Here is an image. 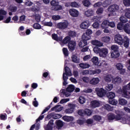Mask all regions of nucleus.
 Wrapping results in <instances>:
<instances>
[{"label": "nucleus", "instance_id": "16", "mask_svg": "<svg viewBox=\"0 0 130 130\" xmlns=\"http://www.w3.org/2000/svg\"><path fill=\"white\" fill-rule=\"evenodd\" d=\"M90 26V23L89 22V21L86 20L83 22H82L80 24V28L81 29H87V28Z\"/></svg>", "mask_w": 130, "mask_h": 130}, {"label": "nucleus", "instance_id": "30", "mask_svg": "<svg viewBox=\"0 0 130 130\" xmlns=\"http://www.w3.org/2000/svg\"><path fill=\"white\" fill-rule=\"evenodd\" d=\"M79 67L81 69H89L91 66L86 63H81L79 64Z\"/></svg>", "mask_w": 130, "mask_h": 130}, {"label": "nucleus", "instance_id": "15", "mask_svg": "<svg viewBox=\"0 0 130 130\" xmlns=\"http://www.w3.org/2000/svg\"><path fill=\"white\" fill-rule=\"evenodd\" d=\"M50 116H51L53 119H58L61 117V115L59 114L51 113L50 115L47 116V118H49Z\"/></svg>", "mask_w": 130, "mask_h": 130}, {"label": "nucleus", "instance_id": "40", "mask_svg": "<svg viewBox=\"0 0 130 130\" xmlns=\"http://www.w3.org/2000/svg\"><path fill=\"white\" fill-rule=\"evenodd\" d=\"M32 27L34 29H36L37 30H40L41 29V25L38 23H35L33 24Z\"/></svg>", "mask_w": 130, "mask_h": 130}, {"label": "nucleus", "instance_id": "21", "mask_svg": "<svg viewBox=\"0 0 130 130\" xmlns=\"http://www.w3.org/2000/svg\"><path fill=\"white\" fill-rule=\"evenodd\" d=\"M91 105L93 108H96L100 106V103L98 101L94 100L91 102Z\"/></svg>", "mask_w": 130, "mask_h": 130}, {"label": "nucleus", "instance_id": "39", "mask_svg": "<svg viewBox=\"0 0 130 130\" xmlns=\"http://www.w3.org/2000/svg\"><path fill=\"white\" fill-rule=\"evenodd\" d=\"M119 47L117 46L116 45H113L111 46V51H119Z\"/></svg>", "mask_w": 130, "mask_h": 130}, {"label": "nucleus", "instance_id": "23", "mask_svg": "<svg viewBox=\"0 0 130 130\" xmlns=\"http://www.w3.org/2000/svg\"><path fill=\"white\" fill-rule=\"evenodd\" d=\"M56 124L57 126V128L58 129H60L61 127L63 126V122H62V121L59 120H56Z\"/></svg>", "mask_w": 130, "mask_h": 130}, {"label": "nucleus", "instance_id": "12", "mask_svg": "<svg viewBox=\"0 0 130 130\" xmlns=\"http://www.w3.org/2000/svg\"><path fill=\"white\" fill-rule=\"evenodd\" d=\"M93 33L92 31V30L90 29H88L86 30V32L84 33L82 35L84 37H85L87 38V39H91V35Z\"/></svg>", "mask_w": 130, "mask_h": 130}, {"label": "nucleus", "instance_id": "4", "mask_svg": "<svg viewBox=\"0 0 130 130\" xmlns=\"http://www.w3.org/2000/svg\"><path fill=\"white\" fill-rule=\"evenodd\" d=\"M101 73V70L100 69H95V70H84L82 72V74L85 75H98V74H100Z\"/></svg>", "mask_w": 130, "mask_h": 130}, {"label": "nucleus", "instance_id": "48", "mask_svg": "<svg viewBox=\"0 0 130 130\" xmlns=\"http://www.w3.org/2000/svg\"><path fill=\"white\" fill-rule=\"evenodd\" d=\"M93 118L94 120H95V121H100V120L102 119V117L101 116L98 115H94L93 116Z\"/></svg>", "mask_w": 130, "mask_h": 130}, {"label": "nucleus", "instance_id": "50", "mask_svg": "<svg viewBox=\"0 0 130 130\" xmlns=\"http://www.w3.org/2000/svg\"><path fill=\"white\" fill-rule=\"evenodd\" d=\"M62 52L64 56H69V50L67 48H63Z\"/></svg>", "mask_w": 130, "mask_h": 130}, {"label": "nucleus", "instance_id": "55", "mask_svg": "<svg viewBox=\"0 0 130 130\" xmlns=\"http://www.w3.org/2000/svg\"><path fill=\"white\" fill-rule=\"evenodd\" d=\"M108 27H111V28H114V27H115V22L113 21L110 22L109 21Z\"/></svg>", "mask_w": 130, "mask_h": 130}, {"label": "nucleus", "instance_id": "64", "mask_svg": "<svg viewBox=\"0 0 130 130\" xmlns=\"http://www.w3.org/2000/svg\"><path fill=\"white\" fill-rule=\"evenodd\" d=\"M46 130H52L53 129V127L50 125H47V127L45 128Z\"/></svg>", "mask_w": 130, "mask_h": 130}, {"label": "nucleus", "instance_id": "58", "mask_svg": "<svg viewBox=\"0 0 130 130\" xmlns=\"http://www.w3.org/2000/svg\"><path fill=\"white\" fill-rule=\"evenodd\" d=\"M52 22H45L44 23V26H47L48 27H52Z\"/></svg>", "mask_w": 130, "mask_h": 130}, {"label": "nucleus", "instance_id": "10", "mask_svg": "<svg viewBox=\"0 0 130 130\" xmlns=\"http://www.w3.org/2000/svg\"><path fill=\"white\" fill-rule=\"evenodd\" d=\"M76 41H71L68 44V48L69 51H74L75 49H76Z\"/></svg>", "mask_w": 130, "mask_h": 130}, {"label": "nucleus", "instance_id": "31", "mask_svg": "<svg viewBox=\"0 0 130 130\" xmlns=\"http://www.w3.org/2000/svg\"><path fill=\"white\" fill-rule=\"evenodd\" d=\"M71 37L69 36H67L65 37L63 40L62 41V43L63 44H68L69 42H71Z\"/></svg>", "mask_w": 130, "mask_h": 130}, {"label": "nucleus", "instance_id": "13", "mask_svg": "<svg viewBox=\"0 0 130 130\" xmlns=\"http://www.w3.org/2000/svg\"><path fill=\"white\" fill-rule=\"evenodd\" d=\"M107 53H108V49H107L106 48H105L101 49L99 54L101 56H102V57H105V56H106L107 55Z\"/></svg>", "mask_w": 130, "mask_h": 130}, {"label": "nucleus", "instance_id": "59", "mask_svg": "<svg viewBox=\"0 0 130 130\" xmlns=\"http://www.w3.org/2000/svg\"><path fill=\"white\" fill-rule=\"evenodd\" d=\"M70 101V99H63L60 101V104H63V103H67V102H69Z\"/></svg>", "mask_w": 130, "mask_h": 130}, {"label": "nucleus", "instance_id": "22", "mask_svg": "<svg viewBox=\"0 0 130 130\" xmlns=\"http://www.w3.org/2000/svg\"><path fill=\"white\" fill-rule=\"evenodd\" d=\"M62 119L64 121L70 122V121H73V120H74V117L72 116H63Z\"/></svg>", "mask_w": 130, "mask_h": 130}, {"label": "nucleus", "instance_id": "52", "mask_svg": "<svg viewBox=\"0 0 130 130\" xmlns=\"http://www.w3.org/2000/svg\"><path fill=\"white\" fill-rule=\"evenodd\" d=\"M123 4L125 7H129L130 6V0H123Z\"/></svg>", "mask_w": 130, "mask_h": 130}, {"label": "nucleus", "instance_id": "35", "mask_svg": "<svg viewBox=\"0 0 130 130\" xmlns=\"http://www.w3.org/2000/svg\"><path fill=\"white\" fill-rule=\"evenodd\" d=\"M91 60L94 66H98V61L99 60V59L98 58V57H93Z\"/></svg>", "mask_w": 130, "mask_h": 130}, {"label": "nucleus", "instance_id": "37", "mask_svg": "<svg viewBox=\"0 0 130 130\" xmlns=\"http://www.w3.org/2000/svg\"><path fill=\"white\" fill-rule=\"evenodd\" d=\"M82 4L84 7H86V8H89L91 5V2L89 0H84L82 1Z\"/></svg>", "mask_w": 130, "mask_h": 130}, {"label": "nucleus", "instance_id": "49", "mask_svg": "<svg viewBox=\"0 0 130 130\" xmlns=\"http://www.w3.org/2000/svg\"><path fill=\"white\" fill-rule=\"evenodd\" d=\"M125 16L126 18L130 19V8L126 9Z\"/></svg>", "mask_w": 130, "mask_h": 130}, {"label": "nucleus", "instance_id": "44", "mask_svg": "<svg viewBox=\"0 0 130 130\" xmlns=\"http://www.w3.org/2000/svg\"><path fill=\"white\" fill-rule=\"evenodd\" d=\"M112 89H113V84H107V86L105 87V89L106 90V91H111Z\"/></svg>", "mask_w": 130, "mask_h": 130}, {"label": "nucleus", "instance_id": "14", "mask_svg": "<svg viewBox=\"0 0 130 130\" xmlns=\"http://www.w3.org/2000/svg\"><path fill=\"white\" fill-rule=\"evenodd\" d=\"M91 43L92 45H95V46H98L99 47L103 46V43L97 40H91Z\"/></svg>", "mask_w": 130, "mask_h": 130}, {"label": "nucleus", "instance_id": "27", "mask_svg": "<svg viewBox=\"0 0 130 130\" xmlns=\"http://www.w3.org/2000/svg\"><path fill=\"white\" fill-rule=\"evenodd\" d=\"M108 20H105L101 24V27L102 29H107V28H108Z\"/></svg>", "mask_w": 130, "mask_h": 130}, {"label": "nucleus", "instance_id": "32", "mask_svg": "<svg viewBox=\"0 0 130 130\" xmlns=\"http://www.w3.org/2000/svg\"><path fill=\"white\" fill-rule=\"evenodd\" d=\"M118 102L120 105L124 106L127 104V101L124 99H119Z\"/></svg>", "mask_w": 130, "mask_h": 130}, {"label": "nucleus", "instance_id": "62", "mask_svg": "<svg viewBox=\"0 0 130 130\" xmlns=\"http://www.w3.org/2000/svg\"><path fill=\"white\" fill-rule=\"evenodd\" d=\"M18 9V8H17V7L16 6H13L12 7L10 8V11L11 12H12V13H16V12H17V10Z\"/></svg>", "mask_w": 130, "mask_h": 130}, {"label": "nucleus", "instance_id": "20", "mask_svg": "<svg viewBox=\"0 0 130 130\" xmlns=\"http://www.w3.org/2000/svg\"><path fill=\"white\" fill-rule=\"evenodd\" d=\"M119 55H120V53H119V51L111 52V57L112 58H117V57H119Z\"/></svg>", "mask_w": 130, "mask_h": 130}, {"label": "nucleus", "instance_id": "38", "mask_svg": "<svg viewBox=\"0 0 130 130\" xmlns=\"http://www.w3.org/2000/svg\"><path fill=\"white\" fill-rule=\"evenodd\" d=\"M84 115H87L88 116H90V115H92V110L89 109H86L84 110Z\"/></svg>", "mask_w": 130, "mask_h": 130}, {"label": "nucleus", "instance_id": "57", "mask_svg": "<svg viewBox=\"0 0 130 130\" xmlns=\"http://www.w3.org/2000/svg\"><path fill=\"white\" fill-rule=\"evenodd\" d=\"M96 14L98 15H102L103 14V8H100L98 9L96 11Z\"/></svg>", "mask_w": 130, "mask_h": 130}, {"label": "nucleus", "instance_id": "56", "mask_svg": "<svg viewBox=\"0 0 130 130\" xmlns=\"http://www.w3.org/2000/svg\"><path fill=\"white\" fill-rule=\"evenodd\" d=\"M70 6L72 8H78L79 7V4H78L77 2H72L70 4Z\"/></svg>", "mask_w": 130, "mask_h": 130}, {"label": "nucleus", "instance_id": "41", "mask_svg": "<svg viewBox=\"0 0 130 130\" xmlns=\"http://www.w3.org/2000/svg\"><path fill=\"white\" fill-rule=\"evenodd\" d=\"M124 23H122L121 22H119V23H118L117 25V29H118V30H123V29H124Z\"/></svg>", "mask_w": 130, "mask_h": 130}, {"label": "nucleus", "instance_id": "60", "mask_svg": "<svg viewBox=\"0 0 130 130\" xmlns=\"http://www.w3.org/2000/svg\"><path fill=\"white\" fill-rule=\"evenodd\" d=\"M84 110H79L78 111V114L80 116H84L85 115V113H84Z\"/></svg>", "mask_w": 130, "mask_h": 130}, {"label": "nucleus", "instance_id": "29", "mask_svg": "<svg viewBox=\"0 0 130 130\" xmlns=\"http://www.w3.org/2000/svg\"><path fill=\"white\" fill-rule=\"evenodd\" d=\"M71 58L73 62H75V63H79L80 62V59L76 55H72Z\"/></svg>", "mask_w": 130, "mask_h": 130}, {"label": "nucleus", "instance_id": "45", "mask_svg": "<svg viewBox=\"0 0 130 130\" xmlns=\"http://www.w3.org/2000/svg\"><path fill=\"white\" fill-rule=\"evenodd\" d=\"M102 41L105 43H108L110 41V37H104L102 38Z\"/></svg>", "mask_w": 130, "mask_h": 130}, {"label": "nucleus", "instance_id": "25", "mask_svg": "<svg viewBox=\"0 0 130 130\" xmlns=\"http://www.w3.org/2000/svg\"><path fill=\"white\" fill-rule=\"evenodd\" d=\"M124 31L127 34H130V25L128 23H126L124 25Z\"/></svg>", "mask_w": 130, "mask_h": 130}, {"label": "nucleus", "instance_id": "8", "mask_svg": "<svg viewBox=\"0 0 130 130\" xmlns=\"http://www.w3.org/2000/svg\"><path fill=\"white\" fill-rule=\"evenodd\" d=\"M89 40V39H87V38L82 36V40L80 41L78 45L79 47L83 48L84 46H86V45H88V42L87 41Z\"/></svg>", "mask_w": 130, "mask_h": 130}, {"label": "nucleus", "instance_id": "11", "mask_svg": "<svg viewBox=\"0 0 130 130\" xmlns=\"http://www.w3.org/2000/svg\"><path fill=\"white\" fill-rule=\"evenodd\" d=\"M69 13L72 17L76 18L79 16V11L75 9H71L69 10Z\"/></svg>", "mask_w": 130, "mask_h": 130}, {"label": "nucleus", "instance_id": "17", "mask_svg": "<svg viewBox=\"0 0 130 130\" xmlns=\"http://www.w3.org/2000/svg\"><path fill=\"white\" fill-rule=\"evenodd\" d=\"M100 80L98 78H93L89 81V84L91 85H97L99 83Z\"/></svg>", "mask_w": 130, "mask_h": 130}, {"label": "nucleus", "instance_id": "3", "mask_svg": "<svg viewBox=\"0 0 130 130\" xmlns=\"http://www.w3.org/2000/svg\"><path fill=\"white\" fill-rule=\"evenodd\" d=\"M65 72L63 73L62 78L63 81H68V79H69L68 76L71 77L72 76V72H71V70L68 67H66L64 68Z\"/></svg>", "mask_w": 130, "mask_h": 130}, {"label": "nucleus", "instance_id": "33", "mask_svg": "<svg viewBox=\"0 0 130 130\" xmlns=\"http://www.w3.org/2000/svg\"><path fill=\"white\" fill-rule=\"evenodd\" d=\"M113 80V77L111 75H107L105 77V81L109 83L111 81Z\"/></svg>", "mask_w": 130, "mask_h": 130}, {"label": "nucleus", "instance_id": "63", "mask_svg": "<svg viewBox=\"0 0 130 130\" xmlns=\"http://www.w3.org/2000/svg\"><path fill=\"white\" fill-rule=\"evenodd\" d=\"M31 10L33 12H38V6L34 5L32 7Z\"/></svg>", "mask_w": 130, "mask_h": 130}, {"label": "nucleus", "instance_id": "24", "mask_svg": "<svg viewBox=\"0 0 130 130\" xmlns=\"http://www.w3.org/2000/svg\"><path fill=\"white\" fill-rule=\"evenodd\" d=\"M93 15H94V11L91 9L88 10L85 12V15L88 18H89V17H92Z\"/></svg>", "mask_w": 130, "mask_h": 130}, {"label": "nucleus", "instance_id": "51", "mask_svg": "<svg viewBox=\"0 0 130 130\" xmlns=\"http://www.w3.org/2000/svg\"><path fill=\"white\" fill-rule=\"evenodd\" d=\"M101 49H100V48H99V47L98 46H95L93 48V51L95 53H100V51H101Z\"/></svg>", "mask_w": 130, "mask_h": 130}, {"label": "nucleus", "instance_id": "9", "mask_svg": "<svg viewBox=\"0 0 130 130\" xmlns=\"http://www.w3.org/2000/svg\"><path fill=\"white\" fill-rule=\"evenodd\" d=\"M69 26V22L68 21H65L63 22H59L57 24V27L58 29H61L62 30H64L67 29Z\"/></svg>", "mask_w": 130, "mask_h": 130}, {"label": "nucleus", "instance_id": "18", "mask_svg": "<svg viewBox=\"0 0 130 130\" xmlns=\"http://www.w3.org/2000/svg\"><path fill=\"white\" fill-rule=\"evenodd\" d=\"M123 46L125 48H127L129 45V39L127 37H124Z\"/></svg>", "mask_w": 130, "mask_h": 130}, {"label": "nucleus", "instance_id": "26", "mask_svg": "<svg viewBox=\"0 0 130 130\" xmlns=\"http://www.w3.org/2000/svg\"><path fill=\"white\" fill-rule=\"evenodd\" d=\"M107 97L109 100H112L115 97V93L112 92H108L107 93Z\"/></svg>", "mask_w": 130, "mask_h": 130}, {"label": "nucleus", "instance_id": "42", "mask_svg": "<svg viewBox=\"0 0 130 130\" xmlns=\"http://www.w3.org/2000/svg\"><path fill=\"white\" fill-rule=\"evenodd\" d=\"M78 101L80 104H84L86 102V99L83 96H81L79 98Z\"/></svg>", "mask_w": 130, "mask_h": 130}, {"label": "nucleus", "instance_id": "19", "mask_svg": "<svg viewBox=\"0 0 130 130\" xmlns=\"http://www.w3.org/2000/svg\"><path fill=\"white\" fill-rule=\"evenodd\" d=\"M52 38L53 40H55V41H62V37H59L57 36L56 34H52Z\"/></svg>", "mask_w": 130, "mask_h": 130}, {"label": "nucleus", "instance_id": "5", "mask_svg": "<svg viewBox=\"0 0 130 130\" xmlns=\"http://www.w3.org/2000/svg\"><path fill=\"white\" fill-rule=\"evenodd\" d=\"M123 40L124 38L119 34H117L114 37L115 43H117L119 45H122V44H123Z\"/></svg>", "mask_w": 130, "mask_h": 130}, {"label": "nucleus", "instance_id": "54", "mask_svg": "<svg viewBox=\"0 0 130 130\" xmlns=\"http://www.w3.org/2000/svg\"><path fill=\"white\" fill-rule=\"evenodd\" d=\"M52 19L54 21H58V20L60 19V16H59V15H53L52 17Z\"/></svg>", "mask_w": 130, "mask_h": 130}, {"label": "nucleus", "instance_id": "36", "mask_svg": "<svg viewBox=\"0 0 130 130\" xmlns=\"http://www.w3.org/2000/svg\"><path fill=\"white\" fill-rule=\"evenodd\" d=\"M121 81V78L119 77H117L115 78H113L112 82L113 84H118L120 83Z\"/></svg>", "mask_w": 130, "mask_h": 130}, {"label": "nucleus", "instance_id": "1", "mask_svg": "<svg viewBox=\"0 0 130 130\" xmlns=\"http://www.w3.org/2000/svg\"><path fill=\"white\" fill-rule=\"evenodd\" d=\"M116 115L112 113H110L107 115L108 120H120L122 118V116L124 115V113L122 111H120L118 110L115 111Z\"/></svg>", "mask_w": 130, "mask_h": 130}, {"label": "nucleus", "instance_id": "43", "mask_svg": "<svg viewBox=\"0 0 130 130\" xmlns=\"http://www.w3.org/2000/svg\"><path fill=\"white\" fill-rule=\"evenodd\" d=\"M103 108L106 110H108V111H111L112 110V107H111V106L109 105V104L104 105Z\"/></svg>", "mask_w": 130, "mask_h": 130}, {"label": "nucleus", "instance_id": "46", "mask_svg": "<svg viewBox=\"0 0 130 130\" xmlns=\"http://www.w3.org/2000/svg\"><path fill=\"white\" fill-rule=\"evenodd\" d=\"M119 20L120 23H122L123 24H124L127 22V19H126L124 16H121L119 18Z\"/></svg>", "mask_w": 130, "mask_h": 130}, {"label": "nucleus", "instance_id": "61", "mask_svg": "<svg viewBox=\"0 0 130 130\" xmlns=\"http://www.w3.org/2000/svg\"><path fill=\"white\" fill-rule=\"evenodd\" d=\"M117 101H116L115 100H110L109 102V103L110 104H111L112 105H116L117 104Z\"/></svg>", "mask_w": 130, "mask_h": 130}, {"label": "nucleus", "instance_id": "47", "mask_svg": "<svg viewBox=\"0 0 130 130\" xmlns=\"http://www.w3.org/2000/svg\"><path fill=\"white\" fill-rule=\"evenodd\" d=\"M69 36H70V37L74 38V37H76L77 36V33L75 31L70 30L69 32Z\"/></svg>", "mask_w": 130, "mask_h": 130}, {"label": "nucleus", "instance_id": "7", "mask_svg": "<svg viewBox=\"0 0 130 130\" xmlns=\"http://www.w3.org/2000/svg\"><path fill=\"white\" fill-rule=\"evenodd\" d=\"M119 10V6L116 4H114L110 6L108 8V11L111 14H113V13H116Z\"/></svg>", "mask_w": 130, "mask_h": 130}, {"label": "nucleus", "instance_id": "28", "mask_svg": "<svg viewBox=\"0 0 130 130\" xmlns=\"http://www.w3.org/2000/svg\"><path fill=\"white\" fill-rule=\"evenodd\" d=\"M75 105H71L70 108L66 109V113H73L75 111Z\"/></svg>", "mask_w": 130, "mask_h": 130}, {"label": "nucleus", "instance_id": "2", "mask_svg": "<svg viewBox=\"0 0 130 130\" xmlns=\"http://www.w3.org/2000/svg\"><path fill=\"white\" fill-rule=\"evenodd\" d=\"M51 6H52V10L53 11H59L62 9V7L59 5V3L55 0H52L50 2Z\"/></svg>", "mask_w": 130, "mask_h": 130}, {"label": "nucleus", "instance_id": "53", "mask_svg": "<svg viewBox=\"0 0 130 130\" xmlns=\"http://www.w3.org/2000/svg\"><path fill=\"white\" fill-rule=\"evenodd\" d=\"M116 68L119 71V70L123 68V65L121 63H118L116 64Z\"/></svg>", "mask_w": 130, "mask_h": 130}, {"label": "nucleus", "instance_id": "6", "mask_svg": "<svg viewBox=\"0 0 130 130\" xmlns=\"http://www.w3.org/2000/svg\"><path fill=\"white\" fill-rule=\"evenodd\" d=\"M95 91L99 97L102 98V97H104L106 95V90L103 88H100L97 87L95 88Z\"/></svg>", "mask_w": 130, "mask_h": 130}, {"label": "nucleus", "instance_id": "34", "mask_svg": "<svg viewBox=\"0 0 130 130\" xmlns=\"http://www.w3.org/2000/svg\"><path fill=\"white\" fill-rule=\"evenodd\" d=\"M75 90V86L73 85H70L67 88V92H69V93H71V92H74Z\"/></svg>", "mask_w": 130, "mask_h": 130}]
</instances>
